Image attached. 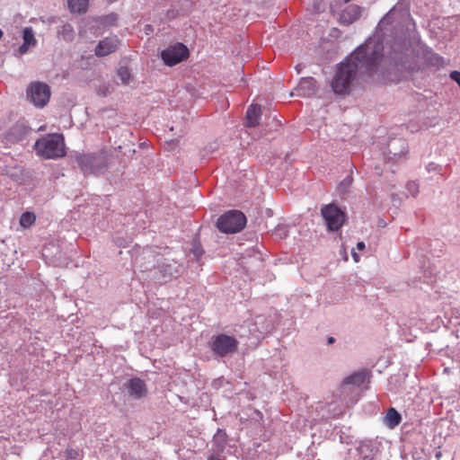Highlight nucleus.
Masks as SVG:
<instances>
[{
  "label": "nucleus",
  "mask_w": 460,
  "mask_h": 460,
  "mask_svg": "<svg viewBox=\"0 0 460 460\" xmlns=\"http://www.w3.org/2000/svg\"><path fill=\"white\" fill-rule=\"evenodd\" d=\"M401 420H402V416L397 411V410H395L394 408H390V409H388V411L385 416L384 423L388 428L394 429L401 423Z\"/></svg>",
  "instance_id": "nucleus-19"
},
{
  "label": "nucleus",
  "mask_w": 460,
  "mask_h": 460,
  "mask_svg": "<svg viewBox=\"0 0 460 460\" xmlns=\"http://www.w3.org/2000/svg\"><path fill=\"white\" fill-rule=\"evenodd\" d=\"M117 75L120 79L121 84H128L131 79V73L128 66H120L117 70Z\"/></svg>",
  "instance_id": "nucleus-23"
},
{
  "label": "nucleus",
  "mask_w": 460,
  "mask_h": 460,
  "mask_svg": "<svg viewBox=\"0 0 460 460\" xmlns=\"http://www.w3.org/2000/svg\"><path fill=\"white\" fill-rule=\"evenodd\" d=\"M34 149L45 159H57L66 155L64 137L61 134H49L35 142Z\"/></svg>",
  "instance_id": "nucleus-3"
},
{
  "label": "nucleus",
  "mask_w": 460,
  "mask_h": 460,
  "mask_svg": "<svg viewBox=\"0 0 460 460\" xmlns=\"http://www.w3.org/2000/svg\"><path fill=\"white\" fill-rule=\"evenodd\" d=\"M436 168H437V166L434 163H430L427 165V170L429 172L434 171V170H436Z\"/></svg>",
  "instance_id": "nucleus-34"
},
{
  "label": "nucleus",
  "mask_w": 460,
  "mask_h": 460,
  "mask_svg": "<svg viewBox=\"0 0 460 460\" xmlns=\"http://www.w3.org/2000/svg\"><path fill=\"white\" fill-rule=\"evenodd\" d=\"M118 20L116 13H110L103 18V23L106 25H113Z\"/></svg>",
  "instance_id": "nucleus-29"
},
{
  "label": "nucleus",
  "mask_w": 460,
  "mask_h": 460,
  "mask_svg": "<svg viewBox=\"0 0 460 460\" xmlns=\"http://www.w3.org/2000/svg\"><path fill=\"white\" fill-rule=\"evenodd\" d=\"M316 81L313 77H303L296 89V95L300 97H310L315 93Z\"/></svg>",
  "instance_id": "nucleus-13"
},
{
  "label": "nucleus",
  "mask_w": 460,
  "mask_h": 460,
  "mask_svg": "<svg viewBox=\"0 0 460 460\" xmlns=\"http://www.w3.org/2000/svg\"><path fill=\"white\" fill-rule=\"evenodd\" d=\"M125 387L128 395L136 400H140L147 394L146 383L138 377L130 378L126 383Z\"/></svg>",
  "instance_id": "nucleus-10"
},
{
  "label": "nucleus",
  "mask_w": 460,
  "mask_h": 460,
  "mask_svg": "<svg viewBox=\"0 0 460 460\" xmlns=\"http://www.w3.org/2000/svg\"><path fill=\"white\" fill-rule=\"evenodd\" d=\"M406 190L415 198L419 193V184L416 181H409L406 184Z\"/></svg>",
  "instance_id": "nucleus-28"
},
{
  "label": "nucleus",
  "mask_w": 460,
  "mask_h": 460,
  "mask_svg": "<svg viewBox=\"0 0 460 460\" xmlns=\"http://www.w3.org/2000/svg\"><path fill=\"white\" fill-rule=\"evenodd\" d=\"M246 222V217L243 212L229 210L217 218V227L221 233L235 234L244 228Z\"/></svg>",
  "instance_id": "nucleus-5"
},
{
  "label": "nucleus",
  "mask_w": 460,
  "mask_h": 460,
  "mask_svg": "<svg viewBox=\"0 0 460 460\" xmlns=\"http://www.w3.org/2000/svg\"><path fill=\"white\" fill-rule=\"evenodd\" d=\"M119 40L116 38H105L101 40L95 48L97 57H105L113 53L118 47Z\"/></svg>",
  "instance_id": "nucleus-15"
},
{
  "label": "nucleus",
  "mask_w": 460,
  "mask_h": 460,
  "mask_svg": "<svg viewBox=\"0 0 460 460\" xmlns=\"http://www.w3.org/2000/svg\"><path fill=\"white\" fill-rule=\"evenodd\" d=\"M58 35L65 40H72L74 36V29L72 25L69 23L64 24L61 30L58 31Z\"/></svg>",
  "instance_id": "nucleus-24"
},
{
  "label": "nucleus",
  "mask_w": 460,
  "mask_h": 460,
  "mask_svg": "<svg viewBox=\"0 0 460 460\" xmlns=\"http://www.w3.org/2000/svg\"><path fill=\"white\" fill-rule=\"evenodd\" d=\"M111 155L110 151L101 149L93 153H76L73 157L84 175H100L107 171Z\"/></svg>",
  "instance_id": "nucleus-2"
},
{
  "label": "nucleus",
  "mask_w": 460,
  "mask_h": 460,
  "mask_svg": "<svg viewBox=\"0 0 460 460\" xmlns=\"http://www.w3.org/2000/svg\"><path fill=\"white\" fill-rule=\"evenodd\" d=\"M78 456V453L77 451L74 450V449H67L66 450V456L67 458L69 459H75Z\"/></svg>",
  "instance_id": "nucleus-32"
},
{
  "label": "nucleus",
  "mask_w": 460,
  "mask_h": 460,
  "mask_svg": "<svg viewBox=\"0 0 460 460\" xmlns=\"http://www.w3.org/2000/svg\"><path fill=\"white\" fill-rule=\"evenodd\" d=\"M27 98L36 107H44L50 98L49 86L41 82L31 83L27 88Z\"/></svg>",
  "instance_id": "nucleus-7"
},
{
  "label": "nucleus",
  "mask_w": 460,
  "mask_h": 460,
  "mask_svg": "<svg viewBox=\"0 0 460 460\" xmlns=\"http://www.w3.org/2000/svg\"><path fill=\"white\" fill-rule=\"evenodd\" d=\"M352 257L355 261H358L359 256L358 255V253L354 252L353 251H352Z\"/></svg>",
  "instance_id": "nucleus-37"
},
{
  "label": "nucleus",
  "mask_w": 460,
  "mask_h": 460,
  "mask_svg": "<svg viewBox=\"0 0 460 460\" xmlns=\"http://www.w3.org/2000/svg\"><path fill=\"white\" fill-rule=\"evenodd\" d=\"M190 252L193 254L194 258L197 261H199L201 258V256L203 255L204 251H203L201 245L199 243L194 242L192 243V247L190 249Z\"/></svg>",
  "instance_id": "nucleus-27"
},
{
  "label": "nucleus",
  "mask_w": 460,
  "mask_h": 460,
  "mask_svg": "<svg viewBox=\"0 0 460 460\" xmlns=\"http://www.w3.org/2000/svg\"><path fill=\"white\" fill-rule=\"evenodd\" d=\"M321 214L329 231H338L345 222V213L333 203L323 206Z\"/></svg>",
  "instance_id": "nucleus-6"
},
{
  "label": "nucleus",
  "mask_w": 460,
  "mask_h": 460,
  "mask_svg": "<svg viewBox=\"0 0 460 460\" xmlns=\"http://www.w3.org/2000/svg\"><path fill=\"white\" fill-rule=\"evenodd\" d=\"M425 61L428 66H433L436 68H439L444 66L445 60L438 54L434 53L432 51H428L425 53Z\"/></svg>",
  "instance_id": "nucleus-22"
},
{
  "label": "nucleus",
  "mask_w": 460,
  "mask_h": 460,
  "mask_svg": "<svg viewBox=\"0 0 460 460\" xmlns=\"http://www.w3.org/2000/svg\"><path fill=\"white\" fill-rule=\"evenodd\" d=\"M352 182V177L351 176H348L347 178H345L340 184V188H342L343 190H345L348 187H349V185L351 184Z\"/></svg>",
  "instance_id": "nucleus-31"
},
{
  "label": "nucleus",
  "mask_w": 460,
  "mask_h": 460,
  "mask_svg": "<svg viewBox=\"0 0 460 460\" xmlns=\"http://www.w3.org/2000/svg\"><path fill=\"white\" fill-rule=\"evenodd\" d=\"M334 342H335V338L334 337L330 336V337L327 338V343L329 345L333 344Z\"/></svg>",
  "instance_id": "nucleus-36"
},
{
  "label": "nucleus",
  "mask_w": 460,
  "mask_h": 460,
  "mask_svg": "<svg viewBox=\"0 0 460 460\" xmlns=\"http://www.w3.org/2000/svg\"><path fill=\"white\" fill-rule=\"evenodd\" d=\"M261 118V106L258 104H252L248 107L246 111L245 125L248 128H254L259 125Z\"/></svg>",
  "instance_id": "nucleus-16"
},
{
  "label": "nucleus",
  "mask_w": 460,
  "mask_h": 460,
  "mask_svg": "<svg viewBox=\"0 0 460 460\" xmlns=\"http://www.w3.org/2000/svg\"><path fill=\"white\" fill-rule=\"evenodd\" d=\"M213 453L208 457V460H225L222 456L223 452H218L217 449L212 448Z\"/></svg>",
  "instance_id": "nucleus-30"
},
{
  "label": "nucleus",
  "mask_w": 460,
  "mask_h": 460,
  "mask_svg": "<svg viewBox=\"0 0 460 460\" xmlns=\"http://www.w3.org/2000/svg\"><path fill=\"white\" fill-rule=\"evenodd\" d=\"M227 445V434L225 430L218 429L213 437L212 448L218 452H224Z\"/></svg>",
  "instance_id": "nucleus-18"
},
{
  "label": "nucleus",
  "mask_w": 460,
  "mask_h": 460,
  "mask_svg": "<svg viewBox=\"0 0 460 460\" xmlns=\"http://www.w3.org/2000/svg\"><path fill=\"white\" fill-rule=\"evenodd\" d=\"M23 43L31 45L35 44L36 40L34 38V33L31 28L26 27L22 31Z\"/></svg>",
  "instance_id": "nucleus-26"
},
{
  "label": "nucleus",
  "mask_w": 460,
  "mask_h": 460,
  "mask_svg": "<svg viewBox=\"0 0 460 460\" xmlns=\"http://www.w3.org/2000/svg\"><path fill=\"white\" fill-rule=\"evenodd\" d=\"M367 378V373L366 371L356 372L349 376H347L342 384L343 385H352L354 386L362 385Z\"/></svg>",
  "instance_id": "nucleus-20"
},
{
  "label": "nucleus",
  "mask_w": 460,
  "mask_h": 460,
  "mask_svg": "<svg viewBox=\"0 0 460 460\" xmlns=\"http://www.w3.org/2000/svg\"><path fill=\"white\" fill-rule=\"evenodd\" d=\"M397 22L399 31L386 40L385 47L376 38H368L349 57L336 66L331 88L336 95H349L358 75H371L377 71L381 61L386 73L401 75L415 71L417 63L411 49L416 39L415 23L405 10L394 6L379 22V26Z\"/></svg>",
  "instance_id": "nucleus-1"
},
{
  "label": "nucleus",
  "mask_w": 460,
  "mask_h": 460,
  "mask_svg": "<svg viewBox=\"0 0 460 460\" xmlns=\"http://www.w3.org/2000/svg\"><path fill=\"white\" fill-rule=\"evenodd\" d=\"M365 247H366V244H365V243H364V242H358V243H357V249H358V250H359V251L364 250V249H365Z\"/></svg>",
  "instance_id": "nucleus-35"
},
{
  "label": "nucleus",
  "mask_w": 460,
  "mask_h": 460,
  "mask_svg": "<svg viewBox=\"0 0 460 460\" xmlns=\"http://www.w3.org/2000/svg\"><path fill=\"white\" fill-rule=\"evenodd\" d=\"M407 152V144L403 139H393L388 144L386 155L388 159L397 161Z\"/></svg>",
  "instance_id": "nucleus-12"
},
{
  "label": "nucleus",
  "mask_w": 460,
  "mask_h": 460,
  "mask_svg": "<svg viewBox=\"0 0 460 460\" xmlns=\"http://www.w3.org/2000/svg\"><path fill=\"white\" fill-rule=\"evenodd\" d=\"M182 271V267L175 261L164 259V261L158 266V271L155 279L160 283H165L172 278H176Z\"/></svg>",
  "instance_id": "nucleus-9"
},
{
  "label": "nucleus",
  "mask_w": 460,
  "mask_h": 460,
  "mask_svg": "<svg viewBox=\"0 0 460 460\" xmlns=\"http://www.w3.org/2000/svg\"><path fill=\"white\" fill-rule=\"evenodd\" d=\"M239 341L234 336L220 333L211 337L209 349L216 358L232 357L238 350Z\"/></svg>",
  "instance_id": "nucleus-4"
},
{
  "label": "nucleus",
  "mask_w": 460,
  "mask_h": 460,
  "mask_svg": "<svg viewBox=\"0 0 460 460\" xmlns=\"http://www.w3.org/2000/svg\"><path fill=\"white\" fill-rule=\"evenodd\" d=\"M363 8L357 4L348 5L341 13L339 22L342 25H349L355 22L362 13Z\"/></svg>",
  "instance_id": "nucleus-11"
},
{
  "label": "nucleus",
  "mask_w": 460,
  "mask_h": 460,
  "mask_svg": "<svg viewBox=\"0 0 460 460\" xmlns=\"http://www.w3.org/2000/svg\"><path fill=\"white\" fill-rule=\"evenodd\" d=\"M358 453L362 460H373L378 448L373 440H362L357 447Z\"/></svg>",
  "instance_id": "nucleus-14"
},
{
  "label": "nucleus",
  "mask_w": 460,
  "mask_h": 460,
  "mask_svg": "<svg viewBox=\"0 0 460 460\" xmlns=\"http://www.w3.org/2000/svg\"><path fill=\"white\" fill-rule=\"evenodd\" d=\"M160 56L166 66H172L188 58L189 49L184 44L177 43L162 50Z\"/></svg>",
  "instance_id": "nucleus-8"
},
{
  "label": "nucleus",
  "mask_w": 460,
  "mask_h": 460,
  "mask_svg": "<svg viewBox=\"0 0 460 460\" xmlns=\"http://www.w3.org/2000/svg\"><path fill=\"white\" fill-rule=\"evenodd\" d=\"M27 133L26 127L22 124H15L9 129L6 138L9 142H17L23 139Z\"/></svg>",
  "instance_id": "nucleus-17"
},
{
  "label": "nucleus",
  "mask_w": 460,
  "mask_h": 460,
  "mask_svg": "<svg viewBox=\"0 0 460 460\" xmlns=\"http://www.w3.org/2000/svg\"><path fill=\"white\" fill-rule=\"evenodd\" d=\"M35 222V216L33 213L25 212L21 216L20 225L24 227H30Z\"/></svg>",
  "instance_id": "nucleus-25"
},
{
  "label": "nucleus",
  "mask_w": 460,
  "mask_h": 460,
  "mask_svg": "<svg viewBox=\"0 0 460 460\" xmlns=\"http://www.w3.org/2000/svg\"><path fill=\"white\" fill-rule=\"evenodd\" d=\"M29 46H30L29 44L23 43L22 45L20 46L19 52L21 54L26 53L29 49Z\"/></svg>",
  "instance_id": "nucleus-33"
},
{
  "label": "nucleus",
  "mask_w": 460,
  "mask_h": 460,
  "mask_svg": "<svg viewBox=\"0 0 460 460\" xmlns=\"http://www.w3.org/2000/svg\"><path fill=\"white\" fill-rule=\"evenodd\" d=\"M68 7L73 13H84L87 11L89 0H67Z\"/></svg>",
  "instance_id": "nucleus-21"
}]
</instances>
